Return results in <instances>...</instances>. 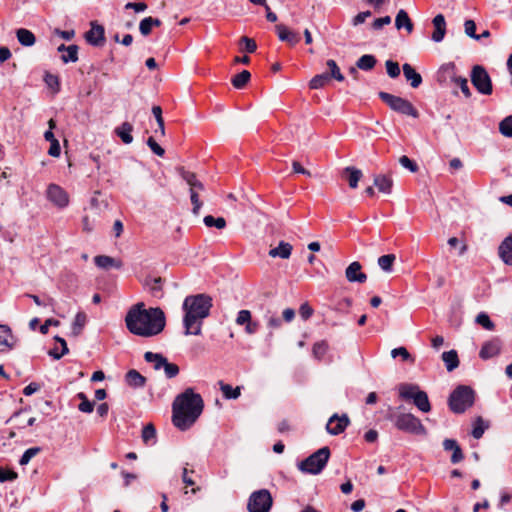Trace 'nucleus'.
<instances>
[{"label": "nucleus", "mask_w": 512, "mask_h": 512, "mask_svg": "<svg viewBox=\"0 0 512 512\" xmlns=\"http://www.w3.org/2000/svg\"><path fill=\"white\" fill-rule=\"evenodd\" d=\"M330 80V76L328 73H322L315 75L309 82V87L311 89H320L323 88Z\"/></svg>", "instance_id": "nucleus-42"}, {"label": "nucleus", "mask_w": 512, "mask_h": 512, "mask_svg": "<svg viewBox=\"0 0 512 512\" xmlns=\"http://www.w3.org/2000/svg\"><path fill=\"white\" fill-rule=\"evenodd\" d=\"M40 450L41 449L39 447H32L27 449L21 456L19 464L22 466L27 465L30 460L40 452Z\"/></svg>", "instance_id": "nucleus-51"}, {"label": "nucleus", "mask_w": 512, "mask_h": 512, "mask_svg": "<svg viewBox=\"0 0 512 512\" xmlns=\"http://www.w3.org/2000/svg\"><path fill=\"white\" fill-rule=\"evenodd\" d=\"M207 227H216L217 229H224L226 227V220L223 217L215 218L212 215H207L203 219Z\"/></svg>", "instance_id": "nucleus-45"}, {"label": "nucleus", "mask_w": 512, "mask_h": 512, "mask_svg": "<svg viewBox=\"0 0 512 512\" xmlns=\"http://www.w3.org/2000/svg\"><path fill=\"white\" fill-rule=\"evenodd\" d=\"M126 382L129 386L134 388H141L146 383V378L142 376L137 370H129L125 376Z\"/></svg>", "instance_id": "nucleus-31"}, {"label": "nucleus", "mask_w": 512, "mask_h": 512, "mask_svg": "<svg viewBox=\"0 0 512 512\" xmlns=\"http://www.w3.org/2000/svg\"><path fill=\"white\" fill-rule=\"evenodd\" d=\"M61 60L64 63L77 62L78 61V46L75 44L69 45L67 50L61 56Z\"/></svg>", "instance_id": "nucleus-43"}, {"label": "nucleus", "mask_w": 512, "mask_h": 512, "mask_svg": "<svg viewBox=\"0 0 512 512\" xmlns=\"http://www.w3.org/2000/svg\"><path fill=\"white\" fill-rule=\"evenodd\" d=\"M13 346V336L10 328L5 325H0V353L10 351Z\"/></svg>", "instance_id": "nucleus-20"}, {"label": "nucleus", "mask_w": 512, "mask_h": 512, "mask_svg": "<svg viewBox=\"0 0 512 512\" xmlns=\"http://www.w3.org/2000/svg\"><path fill=\"white\" fill-rule=\"evenodd\" d=\"M456 66L454 63L443 65L438 72V81H445L450 78L451 81L460 88L466 98L471 97V91L468 86V80L465 77L457 76L455 73Z\"/></svg>", "instance_id": "nucleus-9"}, {"label": "nucleus", "mask_w": 512, "mask_h": 512, "mask_svg": "<svg viewBox=\"0 0 512 512\" xmlns=\"http://www.w3.org/2000/svg\"><path fill=\"white\" fill-rule=\"evenodd\" d=\"M77 398L81 400V403L78 406V409L81 412L91 413L93 411L94 403L91 402L83 392L78 393Z\"/></svg>", "instance_id": "nucleus-47"}, {"label": "nucleus", "mask_w": 512, "mask_h": 512, "mask_svg": "<svg viewBox=\"0 0 512 512\" xmlns=\"http://www.w3.org/2000/svg\"><path fill=\"white\" fill-rule=\"evenodd\" d=\"M17 477V472L10 469L0 468V482L14 481Z\"/></svg>", "instance_id": "nucleus-61"}, {"label": "nucleus", "mask_w": 512, "mask_h": 512, "mask_svg": "<svg viewBox=\"0 0 512 512\" xmlns=\"http://www.w3.org/2000/svg\"><path fill=\"white\" fill-rule=\"evenodd\" d=\"M499 131L506 137H512V115L504 118L500 122Z\"/></svg>", "instance_id": "nucleus-50"}, {"label": "nucleus", "mask_w": 512, "mask_h": 512, "mask_svg": "<svg viewBox=\"0 0 512 512\" xmlns=\"http://www.w3.org/2000/svg\"><path fill=\"white\" fill-rule=\"evenodd\" d=\"M374 185L379 192L390 194L393 187V179L390 175L378 174L374 176Z\"/></svg>", "instance_id": "nucleus-22"}, {"label": "nucleus", "mask_w": 512, "mask_h": 512, "mask_svg": "<svg viewBox=\"0 0 512 512\" xmlns=\"http://www.w3.org/2000/svg\"><path fill=\"white\" fill-rule=\"evenodd\" d=\"M395 26L397 29L405 28L408 33L413 31V23L405 10L401 9L398 11L395 18Z\"/></svg>", "instance_id": "nucleus-29"}, {"label": "nucleus", "mask_w": 512, "mask_h": 512, "mask_svg": "<svg viewBox=\"0 0 512 512\" xmlns=\"http://www.w3.org/2000/svg\"><path fill=\"white\" fill-rule=\"evenodd\" d=\"M293 247L290 243L281 241L275 248L269 250V256L272 258L288 259L291 256Z\"/></svg>", "instance_id": "nucleus-23"}, {"label": "nucleus", "mask_w": 512, "mask_h": 512, "mask_svg": "<svg viewBox=\"0 0 512 512\" xmlns=\"http://www.w3.org/2000/svg\"><path fill=\"white\" fill-rule=\"evenodd\" d=\"M399 162H400V164H401L404 168L408 169L410 172L415 173V172H417V171H418V165H417V163H416V162H414L413 160H411V159H410L408 156H406V155L401 156V157H400V159H399Z\"/></svg>", "instance_id": "nucleus-58"}, {"label": "nucleus", "mask_w": 512, "mask_h": 512, "mask_svg": "<svg viewBox=\"0 0 512 512\" xmlns=\"http://www.w3.org/2000/svg\"><path fill=\"white\" fill-rule=\"evenodd\" d=\"M501 350V342L498 339H493L491 341L485 342L479 352V356L481 359L487 360L490 359L500 353Z\"/></svg>", "instance_id": "nucleus-18"}, {"label": "nucleus", "mask_w": 512, "mask_h": 512, "mask_svg": "<svg viewBox=\"0 0 512 512\" xmlns=\"http://www.w3.org/2000/svg\"><path fill=\"white\" fill-rule=\"evenodd\" d=\"M44 81L47 86L53 89L55 92L60 90V82L58 76L47 72L44 76Z\"/></svg>", "instance_id": "nucleus-52"}, {"label": "nucleus", "mask_w": 512, "mask_h": 512, "mask_svg": "<svg viewBox=\"0 0 512 512\" xmlns=\"http://www.w3.org/2000/svg\"><path fill=\"white\" fill-rule=\"evenodd\" d=\"M471 82L476 90L483 95L492 94L491 78L486 69L481 65H475L471 71Z\"/></svg>", "instance_id": "nucleus-10"}, {"label": "nucleus", "mask_w": 512, "mask_h": 512, "mask_svg": "<svg viewBox=\"0 0 512 512\" xmlns=\"http://www.w3.org/2000/svg\"><path fill=\"white\" fill-rule=\"evenodd\" d=\"M330 457V449L325 446L308 456L306 459L298 463V469L303 473L317 475L327 465Z\"/></svg>", "instance_id": "nucleus-4"}, {"label": "nucleus", "mask_w": 512, "mask_h": 512, "mask_svg": "<svg viewBox=\"0 0 512 512\" xmlns=\"http://www.w3.org/2000/svg\"><path fill=\"white\" fill-rule=\"evenodd\" d=\"M403 74L407 81H410V84L413 88H417L422 83L421 75L415 71V69L408 63L403 65Z\"/></svg>", "instance_id": "nucleus-25"}, {"label": "nucleus", "mask_w": 512, "mask_h": 512, "mask_svg": "<svg viewBox=\"0 0 512 512\" xmlns=\"http://www.w3.org/2000/svg\"><path fill=\"white\" fill-rule=\"evenodd\" d=\"M376 65V58L373 55H362L356 62V66L364 71L372 70Z\"/></svg>", "instance_id": "nucleus-38"}, {"label": "nucleus", "mask_w": 512, "mask_h": 512, "mask_svg": "<svg viewBox=\"0 0 512 512\" xmlns=\"http://www.w3.org/2000/svg\"><path fill=\"white\" fill-rule=\"evenodd\" d=\"M26 297L31 298L34 303L38 306H53L54 305V299L51 297H45L44 299H41L39 296L34 294H25Z\"/></svg>", "instance_id": "nucleus-56"}, {"label": "nucleus", "mask_w": 512, "mask_h": 512, "mask_svg": "<svg viewBox=\"0 0 512 512\" xmlns=\"http://www.w3.org/2000/svg\"><path fill=\"white\" fill-rule=\"evenodd\" d=\"M220 390L226 399H237L241 394V388L239 386L233 388L231 385L219 382Z\"/></svg>", "instance_id": "nucleus-37"}, {"label": "nucleus", "mask_w": 512, "mask_h": 512, "mask_svg": "<svg viewBox=\"0 0 512 512\" xmlns=\"http://www.w3.org/2000/svg\"><path fill=\"white\" fill-rule=\"evenodd\" d=\"M16 37L22 46L30 47L36 42L35 35L28 29L19 28L16 30Z\"/></svg>", "instance_id": "nucleus-30"}, {"label": "nucleus", "mask_w": 512, "mask_h": 512, "mask_svg": "<svg viewBox=\"0 0 512 512\" xmlns=\"http://www.w3.org/2000/svg\"><path fill=\"white\" fill-rule=\"evenodd\" d=\"M326 65H327V67L329 69V72H327V73L329 74L330 79L334 78L337 81H343L344 80L343 74L341 73L337 63L333 59H329L326 62Z\"/></svg>", "instance_id": "nucleus-46"}, {"label": "nucleus", "mask_w": 512, "mask_h": 512, "mask_svg": "<svg viewBox=\"0 0 512 512\" xmlns=\"http://www.w3.org/2000/svg\"><path fill=\"white\" fill-rule=\"evenodd\" d=\"M125 324L128 331L134 335L152 337L164 330L166 318L161 308L146 309L143 302H138L128 310Z\"/></svg>", "instance_id": "nucleus-1"}, {"label": "nucleus", "mask_w": 512, "mask_h": 512, "mask_svg": "<svg viewBox=\"0 0 512 512\" xmlns=\"http://www.w3.org/2000/svg\"><path fill=\"white\" fill-rule=\"evenodd\" d=\"M162 24L158 18L151 16L145 17L139 23V31L143 36H148L154 27H159Z\"/></svg>", "instance_id": "nucleus-28"}, {"label": "nucleus", "mask_w": 512, "mask_h": 512, "mask_svg": "<svg viewBox=\"0 0 512 512\" xmlns=\"http://www.w3.org/2000/svg\"><path fill=\"white\" fill-rule=\"evenodd\" d=\"M349 424L350 419L347 414L341 416L334 414L329 418L326 424V430L331 435H339L345 431Z\"/></svg>", "instance_id": "nucleus-13"}, {"label": "nucleus", "mask_w": 512, "mask_h": 512, "mask_svg": "<svg viewBox=\"0 0 512 512\" xmlns=\"http://www.w3.org/2000/svg\"><path fill=\"white\" fill-rule=\"evenodd\" d=\"M212 297L200 293L187 296L182 304L184 335L199 336L202 334L204 320L210 315Z\"/></svg>", "instance_id": "nucleus-3"}, {"label": "nucleus", "mask_w": 512, "mask_h": 512, "mask_svg": "<svg viewBox=\"0 0 512 512\" xmlns=\"http://www.w3.org/2000/svg\"><path fill=\"white\" fill-rule=\"evenodd\" d=\"M488 428V425L485 424V422L483 421V419L481 417H478L475 422L473 423V430H472V436L475 438V439H480L484 432H485V429Z\"/></svg>", "instance_id": "nucleus-48"}, {"label": "nucleus", "mask_w": 512, "mask_h": 512, "mask_svg": "<svg viewBox=\"0 0 512 512\" xmlns=\"http://www.w3.org/2000/svg\"><path fill=\"white\" fill-rule=\"evenodd\" d=\"M276 33L281 41L287 42L289 45L294 46L300 41V35L283 24L275 26Z\"/></svg>", "instance_id": "nucleus-17"}, {"label": "nucleus", "mask_w": 512, "mask_h": 512, "mask_svg": "<svg viewBox=\"0 0 512 512\" xmlns=\"http://www.w3.org/2000/svg\"><path fill=\"white\" fill-rule=\"evenodd\" d=\"M240 41H241V43L244 44V47H243L244 51H246L248 53H254L256 51L257 44L253 39L243 36V37H241Z\"/></svg>", "instance_id": "nucleus-64"}, {"label": "nucleus", "mask_w": 512, "mask_h": 512, "mask_svg": "<svg viewBox=\"0 0 512 512\" xmlns=\"http://www.w3.org/2000/svg\"><path fill=\"white\" fill-rule=\"evenodd\" d=\"M414 405L422 412L427 413L431 410L430 401L428 398V395L424 391H420L419 393L415 394L414 398L412 399Z\"/></svg>", "instance_id": "nucleus-32"}, {"label": "nucleus", "mask_w": 512, "mask_h": 512, "mask_svg": "<svg viewBox=\"0 0 512 512\" xmlns=\"http://www.w3.org/2000/svg\"><path fill=\"white\" fill-rule=\"evenodd\" d=\"M421 390L416 385L411 384H403L399 388V395L401 398L410 400L413 399L415 394L419 393Z\"/></svg>", "instance_id": "nucleus-40"}, {"label": "nucleus", "mask_w": 512, "mask_h": 512, "mask_svg": "<svg viewBox=\"0 0 512 512\" xmlns=\"http://www.w3.org/2000/svg\"><path fill=\"white\" fill-rule=\"evenodd\" d=\"M343 175L346 177L349 187L352 189L357 188L359 180L362 178L363 174L360 169L349 166L343 170Z\"/></svg>", "instance_id": "nucleus-26"}, {"label": "nucleus", "mask_w": 512, "mask_h": 512, "mask_svg": "<svg viewBox=\"0 0 512 512\" xmlns=\"http://www.w3.org/2000/svg\"><path fill=\"white\" fill-rule=\"evenodd\" d=\"M390 419L394 422L395 427L400 431L422 436L427 434V430L420 419L411 413H399L397 415L390 416Z\"/></svg>", "instance_id": "nucleus-6"}, {"label": "nucleus", "mask_w": 512, "mask_h": 512, "mask_svg": "<svg viewBox=\"0 0 512 512\" xmlns=\"http://www.w3.org/2000/svg\"><path fill=\"white\" fill-rule=\"evenodd\" d=\"M181 176L189 186L190 199L193 205V213L198 214L202 206V202L199 199V193L204 190V185L193 172L182 169Z\"/></svg>", "instance_id": "nucleus-8"}, {"label": "nucleus", "mask_w": 512, "mask_h": 512, "mask_svg": "<svg viewBox=\"0 0 512 512\" xmlns=\"http://www.w3.org/2000/svg\"><path fill=\"white\" fill-rule=\"evenodd\" d=\"M272 506V496L266 489L255 491L248 500L249 512H269Z\"/></svg>", "instance_id": "nucleus-11"}, {"label": "nucleus", "mask_w": 512, "mask_h": 512, "mask_svg": "<svg viewBox=\"0 0 512 512\" xmlns=\"http://www.w3.org/2000/svg\"><path fill=\"white\" fill-rule=\"evenodd\" d=\"M251 320V312L249 310H240L237 314L236 324L240 326L246 325Z\"/></svg>", "instance_id": "nucleus-62"}, {"label": "nucleus", "mask_w": 512, "mask_h": 512, "mask_svg": "<svg viewBox=\"0 0 512 512\" xmlns=\"http://www.w3.org/2000/svg\"><path fill=\"white\" fill-rule=\"evenodd\" d=\"M442 360L444 361L446 368L449 372L456 369L459 365L458 354L455 350L444 352L442 354Z\"/></svg>", "instance_id": "nucleus-34"}, {"label": "nucleus", "mask_w": 512, "mask_h": 512, "mask_svg": "<svg viewBox=\"0 0 512 512\" xmlns=\"http://www.w3.org/2000/svg\"><path fill=\"white\" fill-rule=\"evenodd\" d=\"M86 41L96 47L103 46L105 43V29L97 22H91V28L85 33Z\"/></svg>", "instance_id": "nucleus-14"}, {"label": "nucleus", "mask_w": 512, "mask_h": 512, "mask_svg": "<svg viewBox=\"0 0 512 512\" xmlns=\"http://www.w3.org/2000/svg\"><path fill=\"white\" fill-rule=\"evenodd\" d=\"M395 260L396 256L394 254H386L378 258V265L383 271L391 272Z\"/></svg>", "instance_id": "nucleus-41"}, {"label": "nucleus", "mask_w": 512, "mask_h": 512, "mask_svg": "<svg viewBox=\"0 0 512 512\" xmlns=\"http://www.w3.org/2000/svg\"><path fill=\"white\" fill-rule=\"evenodd\" d=\"M46 194L49 201L59 208H64L69 203V196L67 192L59 185L50 184L47 188Z\"/></svg>", "instance_id": "nucleus-12"}, {"label": "nucleus", "mask_w": 512, "mask_h": 512, "mask_svg": "<svg viewBox=\"0 0 512 512\" xmlns=\"http://www.w3.org/2000/svg\"><path fill=\"white\" fill-rule=\"evenodd\" d=\"M144 359L146 362L152 363L155 370L161 369L166 361V358L162 354L153 353L150 351L144 354Z\"/></svg>", "instance_id": "nucleus-36"}, {"label": "nucleus", "mask_w": 512, "mask_h": 512, "mask_svg": "<svg viewBox=\"0 0 512 512\" xmlns=\"http://www.w3.org/2000/svg\"><path fill=\"white\" fill-rule=\"evenodd\" d=\"M387 74L391 78H396L400 75V67L399 64L392 60H387L385 63Z\"/></svg>", "instance_id": "nucleus-55"}, {"label": "nucleus", "mask_w": 512, "mask_h": 512, "mask_svg": "<svg viewBox=\"0 0 512 512\" xmlns=\"http://www.w3.org/2000/svg\"><path fill=\"white\" fill-rule=\"evenodd\" d=\"M378 95L379 98L393 111L413 118H418L419 112L410 101L383 91L379 92Z\"/></svg>", "instance_id": "nucleus-7"}, {"label": "nucleus", "mask_w": 512, "mask_h": 512, "mask_svg": "<svg viewBox=\"0 0 512 512\" xmlns=\"http://www.w3.org/2000/svg\"><path fill=\"white\" fill-rule=\"evenodd\" d=\"M499 256L507 265H512V236L507 237L499 246Z\"/></svg>", "instance_id": "nucleus-24"}, {"label": "nucleus", "mask_w": 512, "mask_h": 512, "mask_svg": "<svg viewBox=\"0 0 512 512\" xmlns=\"http://www.w3.org/2000/svg\"><path fill=\"white\" fill-rule=\"evenodd\" d=\"M391 356L393 358L400 356L403 361L414 362V358L411 356V354L408 352V350L405 347H398V348L393 349L391 351Z\"/></svg>", "instance_id": "nucleus-53"}, {"label": "nucleus", "mask_w": 512, "mask_h": 512, "mask_svg": "<svg viewBox=\"0 0 512 512\" xmlns=\"http://www.w3.org/2000/svg\"><path fill=\"white\" fill-rule=\"evenodd\" d=\"M204 401L192 388L177 395L172 403V422L181 431L188 430L203 412Z\"/></svg>", "instance_id": "nucleus-2"}, {"label": "nucleus", "mask_w": 512, "mask_h": 512, "mask_svg": "<svg viewBox=\"0 0 512 512\" xmlns=\"http://www.w3.org/2000/svg\"><path fill=\"white\" fill-rule=\"evenodd\" d=\"M162 368L167 378H174L179 374V367L174 363H169L167 360Z\"/></svg>", "instance_id": "nucleus-59"}, {"label": "nucleus", "mask_w": 512, "mask_h": 512, "mask_svg": "<svg viewBox=\"0 0 512 512\" xmlns=\"http://www.w3.org/2000/svg\"><path fill=\"white\" fill-rule=\"evenodd\" d=\"M156 436V430L153 424H147L144 426L142 430V438L145 443H149L150 441L154 440Z\"/></svg>", "instance_id": "nucleus-54"}, {"label": "nucleus", "mask_w": 512, "mask_h": 512, "mask_svg": "<svg viewBox=\"0 0 512 512\" xmlns=\"http://www.w3.org/2000/svg\"><path fill=\"white\" fill-rule=\"evenodd\" d=\"M147 145L157 156H164L165 150L155 141L153 137H149L147 139Z\"/></svg>", "instance_id": "nucleus-63"}, {"label": "nucleus", "mask_w": 512, "mask_h": 512, "mask_svg": "<svg viewBox=\"0 0 512 512\" xmlns=\"http://www.w3.org/2000/svg\"><path fill=\"white\" fill-rule=\"evenodd\" d=\"M163 282L161 277H147L144 286L153 298L161 299L164 296Z\"/></svg>", "instance_id": "nucleus-15"}, {"label": "nucleus", "mask_w": 512, "mask_h": 512, "mask_svg": "<svg viewBox=\"0 0 512 512\" xmlns=\"http://www.w3.org/2000/svg\"><path fill=\"white\" fill-rule=\"evenodd\" d=\"M132 131L133 126L129 122H124L120 126L115 128V134L125 144H130L133 141Z\"/></svg>", "instance_id": "nucleus-27"}, {"label": "nucleus", "mask_w": 512, "mask_h": 512, "mask_svg": "<svg viewBox=\"0 0 512 512\" xmlns=\"http://www.w3.org/2000/svg\"><path fill=\"white\" fill-rule=\"evenodd\" d=\"M361 264L358 261L352 262L345 270V276L349 282L364 283L367 275L361 271Z\"/></svg>", "instance_id": "nucleus-16"}, {"label": "nucleus", "mask_w": 512, "mask_h": 512, "mask_svg": "<svg viewBox=\"0 0 512 512\" xmlns=\"http://www.w3.org/2000/svg\"><path fill=\"white\" fill-rule=\"evenodd\" d=\"M434 32L432 33V40L441 42L446 34V21L442 14L436 15L432 20Z\"/></svg>", "instance_id": "nucleus-19"}, {"label": "nucleus", "mask_w": 512, "mask_h": 512, "mask_svg": "<svg viewBox=\"0 0 512 512\" xmlns=\"http://www.w3.org/2000/svg\"><path fill=\"white\" fill-rule=\"evenodd\" d=\"M55 339L57 342L61 344L62 351L58 353L56 349H53L49 352V354L55 359H60L61 357L68 353V347L66 341L63 338L56 337Z\"/></svg>", "instance_id": "nucleus-60"}, {"label": "nucleus", "mask_w": 512, "mask_h": 512, "mask_svg": "<svg viewBox=\"0 0 512 512\" xmlns=\"http://www.w3.org/2000/svg\"><path fill=\"white\" fill-rule=\"evenodd\" d=\"M328 348H329V346H328L327 341L321 340L319 342H316L313 345V349H312L314 357L318 360H321L326 355Z\"/></svg>", "instance_id": "nucleus-44"}, {"label": "nucleus", "mask_w": 512, "mask_h": 512, "mask_svg": "<svg viewBox=\"0 0 512 512\" xmlns=\"http://www.w3.org/2000/svg\"><path fill=\"white\" fill-rule=\"evenodd\" d=\"M474 403V391L468 386H458L449 396L448 404L454 413H463Z\"/></svg>", "instance_id": "nucleus-5"}, {"label": "nucleus", "mask_w": 512, "mask_h": 512, "mask_svg": "<svg viewBox=\"0 0 512 512\" xmlns=\"http://www.w3.org/2000/svg\"><path fill=\"white\" fill-rule=\"evenodd\" d=\"M464 28H465V33L469 37H471L475 40L481 39V36H478V34H476V24L473 20H466L464 23Z\"/></svg>", "instance_id": "nucleus-57"}, {"label": "nucleus", "mask_w": 512, "mask_h": 512, "mask_svg": "<svg viewBox=\"0 0 512 512\" xmlns=\"http://www.w3.org/2000/svg\"><path fill=\"white\" fill-rule=\"evenodd\" d=\"M476 323L481 325L484 329L492 331L495 328L494 323L490 320L488 314L481 312L476 317Z\"/></svg>", "instance_id": "nucleus-49"}, {"label": "nucleus", "mask_w": 512, "mask_h": 512, "mask_svg": "<svg viewBox=\"0 0 512 512\" xmlns=\"http://www.w3.org/2000/svg\"><path fill=\"white\" fill-rule=\"evenodd\" d=\"M443 448L446 451H452L451 462L453 464L459 463L463 460L464 455L462 449L453 439H445L443 442Z\"/></svg>", "instance_id": "nucleus-21"}, {"label": "nucleus", "mask_w": 512, "mask_h": 512, "mask_svg": "<svg viewBox=\"0 0 512 512\" xmlns=\"http://www.w3.org/2000/svg\"><path fill=\"white\" fill-rule=\"evenodd\" d=\"M250 78H251L250 72L248 70H243L242 72L235 75L232 78L231 82H232V85L236 89H242L249 82Z\"/></svg>", "instance_id": "nucleus-39"}, {"label": "nucleus", "mask_w": 512, "mask_h": 512, "mask_svg": "<svg viewBox=\"0 0 512 512\" xmlns=\"http://www.w3.org/2000/svg\"><path fill=\"white\" fill-rule=\"evenodd\" d=\"M95 265L102 269H109L111 267L120 268L121 262L116 261L114 258L106 255H98L94 258Z\"/></svg>", "instance_id": "nucleus-33"}, {"label": "nucleus", "mask_w": 512, "mask_h": 512, "mask_svg": "<svg viewBox=\"0 0 512 512\" xmlns=\"http://www.w3.org/2000/svg\"><path fill=\"white\" fill-rule=\"evenodd\" d=\"M86 323L87 315L82 311L78 312L72 323V334L74 336H79L82 333Z\"/></svg>", "instance_id": "nucleus-35"}]
</instances>
